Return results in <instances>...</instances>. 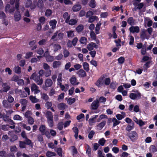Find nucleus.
Masks as SVG:
<instances>
[{
    "label": "nucleus",
    "mask_w": 157,
    "mask_h": 157,
    "mask_svg": "<svg viewBox=\"0 0 157 157\" xmlns=\"http://www.w3.org/2000/svg\"><path fill=\"white\" fill-rule=\"evenodd\" d=\"M129 94V98L132 100H137L140 99L141 97V93L137 90H133Z\"/></svg>",
    "instance_id": "f257e3e1"
},
{
    "label": "nucleus",
    "mask_w": 157,
    "mask_h": 157,
    "mask_svg": "<svg viewBox=\"0 0 157 157\" xmlns=\"http://www.w3.org/2000/svg\"><path fill=\"white\" fill-rule=\"evenodd\" d=\"M127 135L132 142L135 141L138 139V134L134 131L127 133Z\"/></svg>",
    "instance_id": "f03ea898"
},
{
    "label": "nucleus",
    "mask_w": 157,
    "mask_h": 157,
    "mask_svg": "<svg viewBox=\"0 0 157 157\" xmlns=\"http://www.w3.org/2000/svg\"><path fill=\"white\" fill-rule=\"evenodd\" d=\"M30 79H33L38 85H41L43 82L41 78L38 76L35 73H33L30 77Z\"/></svg>",
    "instance_id": "7ed1b4c3"
},
{
    "label": "nucleus",
    "mask_w": 157,
    "mask_h": 157,
    "mask_svg": "<svg viewBox=\"0 0 157 157\" xmlns=\"http://www.w3.org/2000/svg\"><path fill=\"white\" fill-rule=\"evenodd\" d=\"M86 48L89 51H91L94 48H98V45L95 43L90 42L87 45Z\"/></svg>",
    "instance_id": "20e7f679"
},
{
    "label": "nucleus",
    "mask_w": 157,
    "mask_h": 157,
    "mask_svg": "<svg viewBox=\"0 0 157 157\" xmlns=\"http://www.w3.org/2000/svg\"><path fill=\"white\" fill-rule=\"evenodd\" d=\"M129 30L131 33H138L140 32V29L138 26H132L129 28Z\"/></svg>",
    "instance_id": "39448f33"
},
{
    "label": "nucleus",
    "mask_w": 157,
    "mask_h": 157,
    "mask_svg": "<svg viewBox=\"0 0 157 157\" xmlns=\"http://www.w3.org/2000/svg\"><path fill=\"white\" fill-rule=\"evenodd\" d=\"M31 90L32 92H33L35 94H36L40 92V90L38 89V87L35 84H32Z\"/></svg>",
    "instance_id": "423d86ee"
},
{
    "label": "nucleus",
    "mask_w": 157,
    "mask_h": 157,
    "mask_svg": "<svg viewBox=\"0 0 157 157\" xmlns=\"http://www.w3.org/2000/svg\"><path fill=\"white\" fill-rule=\"evenodd\" d=\"M14 11V7H10V5L9 4H7L5 8V11L6 13L8 12L10 13H13Z\"/></svg>",
    "instance_id": "0eeeda50"
},
{
    "label": "nucleus",
    "mask_w": 157,
    "mask_h": 157,
    "mask_svg": "<svg viewBox=\"0 0 157 157\" xmlns=\"http://www.w3.org/2000/svg\"><path fill=\"white\" fill-rule=\"evenodd\" d=\"M98 117V115H95L92 116L88 121L90 125H92L96 122V119Z\"/></svg>",
    "instance_id": "6e6552de"
},
{
    "label": "nucleus",
    "mask_w": 157,
    "mask_h": 157,
    "mask_svg": "<svg viewBox=\"0 0 157 157\" xmlns=\"http://www.w3.org/2000/svg\"><path fill=\"white\" fill-rule=\"evenodd\" d=\"M99 100L96 99L94 101L91 105V108L92 109H97L98 106Z\"/></svg>",
    "instance_id": "1a4fd4ad"
},
{
    "label": "nucleus",
    "mask_w": 157,
    "mask_h": 157,
    "mask_svg": "<svg viewBox=\"0 0 157 157\" xmlns=\"http://www.w3.org/2000/svg\"><path fill=\"white\" fill-rule=\"evenodd\" d=\"M76 74L80 77H84L86 76V73L85 71L82 69H80L78 71Z\"/></svg>",
    "instance_id": "9d476101"
},
{
    "label": "nucleus",
    "mask_w": 157,
    "mask_h": 157,
    "mask_svg": "<svg viewBox=\"0 0 157 157\" xmlns=\"http://www.w3.org/2000/svg\"><path fill=\"white\" fill-rule=\"evenodd\" d=\"M16 10L17 11L15 12L14 14V17L15 21H17L21 19V15L19 12L18 11L19 10H17L16 9Z\"/></svg>",
    "instance_id": "9b49d317"
},
{
    "label": "nucleus",
    "mask_w": 157,
    "mask_h": 157,
    "mask_svg": "<svg viewBox=\"0 0 157 157\" xmlns=\"http://www.w3.org/2000/svg\"><path fill=\"white\" fill-rule=\"evenodd\" d=\"M19 0H10V3L11 5H13L15 2V7L17 10L19 8Z\"/></svg>",
    "instance_id": "f8f14e48"
},
{
    "label": "nucleus",
    "mask_w": 157,
    "mask_h": 157,
    "mask_svg": "<svg viewBox=\"0 0 157 157\" xmlns=\"http://www.w3.org/2000/svg\"><path fill=\"white\" fill-rule=\"evenodd\" d=\"M106 123L105 121H103L98 124L96 127V128L98 130H101L105 126Z\"/></svg>",
    "instance_id": "ddd939ff"
},
{
    "label": "nucleus",
    "mask_w": 157,
    "mask_h": 157,
    "mask_svg": "<svg viewBox=\"0 0 157 157\" xmlns=\"http://www.w3.org/2000/svg\"><path fill=\"white\" fill-rule=\"evenodd\" d=\"M65 22L67 23H68L70 25H73L77 23V21L74 19H71L70 20L67 19L65 20Z\"/></svg>",
    "instance_id": "4468645a"
},
{
    "label": "nucleus",
    "mask_w": 157,
    "mask_h": 157,
    "mask_svg": "<svg viewBox=\"0 0 157 157\" xmlns=\"http://www.w3.org/2000/svg\"><path fill=\"white\" fill-rule=\"evenodd\" d=\"M2 104L4 107L7 109L11 108L12 107L11 104L8 103L6 100H4L3 101Z\"/></svg>",
    "instance_id": "2eb2a0df"
},
{
    "label": "nucleus",
    "mask_w": 157,
    "mask_h": 157,
    "mask_svg": "<svg viewBox=\"0 0 157 157\" xmlns=\"http://www.w3.org/2000/svg\"><path fill=\"white\" fill-rule=\"evenodd\" d=\"M62 64L60 61H54L52 63V67L54 68H57L60 67Z\"/></svg>",
    "instance_id": "dca6fc26"
},
{
    "label": "nucleus",
    "mask_w": 157,
    "mask_h": 157,
    "mask_svg": "<svg viewBox=\"0 0 157 157\" xmlns=\"http://www.w3.org/2000/svg\"><path fill=\"white\" fill-rule=\"evenodd\" d=\"M57 23V21L55 19L51 20L49 22L50 26H51V28L53 29H55L56 28V25Z\"/></svg>",
    "instance_id": "f3484780"
},
{
    "label": "nucleus",
    "mask_w": 157,
    "mask_h": 157,
    "mask_svg": "<svg viewBox=\"0 0 157 157\" xmlns=\"http://www.w3.org/2000/svg\"><path fill=\"white\" fill-rule=\"evenodd\" d=\"M17 94H18L21 98H25L27 96V94L24 92H22L21 90H18L16 91Z\"/></svg>",
    "instance_id": "a211bd4d"
},
{
    "label": "nucleus",
    "mask_w": 157,
    "mask_h": 157,
    "mask_svg": "<svg viewBox=\"0 0 157 157\" xmlns=\"http://www.w3.org/2000/svg\"><path fill=\"white\" fill-rule=\"evenodd\" d=\"M128 23L131 25H134L136 24L135 20L132 17H130L128 18L127 21Z\"/></svg>",
    "instance_id": "6ab92c4d"
},
{
    "label": "nucleus",
    "mask_w": 157,
    "mask_h": 157,
    "mask_svg": "<svg viewBox=\"0 0 157 157\" xmlns=\"http://www.w3.org/2000/svg\"><path fill=\"white\" fill-rule=\"evenodd\" d=\"M53 82L52 80L49 78H48L45 81V84L46 87H51L52 85Z\"/></svg>",
    "instance_id": "aec40b11"
},
{
    "label": "nucleus",
    "mask_w": 157,
    "mask_h": 157,
    "mask_svg": "<svg viewBox=\"0 0 157 157\" xmlns=\"http://www.w3.org/2000/svg\"><path fill=\"white\" fill-rule=\"evenodd\" d=\"M70 81L71 84L73 85H78L79 83L76 82V79L74 76H73L70 79Z\"/></svg>",
    "instance_id": "412c9836"
},
{
    "label": "nucleus",
    "mask_w": 157,
    "mask_h": 157,
    "mask_svg": "<svg viewBox=\"0 0 157 157\" xmlns=\"http://www.w3.org/2000/svg\"><path fill=\"white\" fill-rule=\"evenodd\" d=\"M67 106L66 104L63 103L59 104L57 105L58 108L59 110H63L67 107Z\"/></svg>",
    "instance_id": "4be33fe9"
},
{
    "label": "nucleus",
    "mask_w": 157,
    "mask_h": 157,
    "mask_svg": "<svg viewBox=\"0 0 157 157\" xmlns=\"http://www.w3.org/2000/svg\"><path fill=\"white\" fill-rule=\"evenodd\" d=\"M104 77L100 78L96 82V85L98 86H100L104 82Z\"/></svg>",
    "instance_id": "5701e85b"
},
{
    "label": "nucleus",
    "mask_w": 157,
    "mask_h": 157,
    "mask_svg": "<svg viewBox=\"0 0 157 157\" xmlns=\"http://www.w3.org/2000/svg\"><path fill=\"white\" fill-rule=\"evenodd\" d=\"M134 128V123H132V124H128L126 127L125 129L128 131L130 132L131 130H133Z\"/></svg>",
    "instance_id": "b1692460"
},
{
    "label": "nucleus",
    "mask_w": 157,
    "mask_h": 157,
    "mask_svg": "<svg viewBox=\"0 0 157 157\" xmlns=\"http://www.w3.org/2000/svg\"><path fill=\"white\" fill-rule=\"evenodd\" d=\"M79 41L80 44L86 45L87 43V38L85 37L82 36Z\"/></svg>",
    "instance_id": "393cba45"
},
{
    "label": "nucleus",
    "mask_w": 157,
    "mask_h": 157,
    "mask_svg": "<svg viewBox=\"0 0 157 157\" xmlns=\"http://www.w3.org/2000/svg\"><path fill=\"white\" fill-rule=\"evenodd\" d=\"M81 6L80 5H75L72 8V10L74 12H77L81 8Z\"/></svg>",
    "instance_id": "a878e982"
},
{
    "label": "nucleus",
    "mask_w": 157,
    "mask_h": 157,
    "mask_svg": "<svg viewBox=\"0 0 157 157\" xmlns=\"http://www.w3.org/2000/svg\"><path fill=\"white\" fill-rule=\"evenodd\" d=\"M101 23L99 22L96 25L95 31V33L96 34H99V30L100 29V28L101 26Z\"/></svg>",
    "instance_id": "bb28decb"
},
{
    "label": "nucleus",
    "mask_w": 157,
    "mask_h": 157,
    "mask_svg": "<svg viewBox=\"0 0 157 157\" xmlns=\"http://www.w3.org/2000/svg\"><path fill=\"white\" fill-rule=\"evenodd\" d=\"M3 120L5 121H10V122L12 123L13 124H14V122L13 120L10 119L9 117L6 115H3L2 117Z\"/></svg>",
    "instance_id": "cd10ccee"
},
{
    "label": "nucleus",
    "mask_w": 157,
    "mask_h": 157,
    "mask_svg": "<svg viewBox=\"0 0 157 157\" xmlns=\"http://www.w3.org/2000/svg\"><path fill=\"white\" fill-rule=\"evenodd\" d=\"M140 38L143 40L145 39H148V38L146 33L145 31L144 30H142L140 33Z\"/></svg>",
    "instance_id": "c85d7f7f"
},
{
    "label": "nucleus",
    "mask_w": 157,
    "mask_h": 157,
    "mask_svg": "<svg viewBox=\"0 0 157 157\" xmlns=\"http://www.w3.org/2000/svg\"><path fill=\"white\" fill-rule=\"evenodd\" d=\"M3 88V90L4 92H7L10 89V87L8 86L6 83H3L2 84Z\"/></svg>",
    "instance_id": "c756f323"
},
{
    "label": "nucleus",
    "mask_w": 157,
    "mask_h": 157,
    "mask_svg": "<svg viewBox=\"0 0 157 157\" xmlns=\"http://www.w3.org/2000/svg\"><path fill=\"white\" fill-rule=\"evenodd\" d=\"M60 88L62 91H64L66 92L68 90L69 86L67 84H66L64 85H62Z\"/></svg>",
    "instance_id": "7c9ffc66"
},
{
    "label": "nucleus",
    "mask_w": 157,
    "mask_h": 157,
    "mask_svg": "<svg viewBox=\"0 0 157 157\" xmlns=\"http://www.w3.org/2000/svg\"><path fill=\"white\" fill-rule=\"evenodd\" d=\"M67 37L69 38H72L74 36V31L72 30L67 31Z\"/></svg>",
    "instance_id": "2f4dec72"
},
{
    "label": "nucleus",
    "mask_w": 157,
    "mask_h": 157,
    "mask_svg": "<svg viewBox=\"0 0 157 157\" xmlns=\"http://www.w3.org/2000/svg\"><path fill=\"white\" fill-rule=\"evenodd\" d=\"M53 49L55 52L59 50L60 49L61 46L58 44H54L53 45Z\"/></svg>",
    "instance_id": "473e14b6"
},
{
    "label": "nucleus",
    "mask_w": 157,
    "mask_h": 157,
    "mask_svg": "<svg viewBox=\"0 0 157 157\" xmlns=\"http://www.w3.org/2000/svg\"><path fill=\"white\" fill-rule=\"evenodd\" d=\"M98 17L96 16H93L89 17L88 22L89 23H92L95 20H98Z\"/></svg>",
    "instance_id": "72a5a7b5"
},
{
    "label": "nucleus",
    "mask_w": 157,
    "mask_h": 157,
    "mask_svg": "<svg viewBox=\"0 0 157 157\" xmlns=\"http://www.w3.org/2000/svg\"><path fill=\"white\" fill-rule=\"evenodd\" d=\"M72 129L74 132L75 133L74 135L76 139H77L78 138V129L77 127H75L73 128Z\"/></svg>",
    "instance_id": "f704fd0d"
},
{
    "label": "nucleus",
    "mask_w": 157,
    "mask_h": 157,
    "mask_svg": "<svg viewBox=\"0 0 157 157\" xmlns=\"http://www.w3.org/2000/svg\"><path fill=\"white\" fill-rule=\"evenodd\" d=\"M86 153L90 157L91 155V149L90 146L88 144L86 145Z\"/></svg>",
    "instance_id": "c9c22d12"
},
{
    "label": "nucleus",
    "mask_w": 157,
    "mask_h": 157,
    "mask_svg": "<svg viewBox=\"0 0 157 157\" xmlns=\"http://www.w3.org/2000/svg\"><path fill=\"white\" fill-rule=\"evenodd\" d=\"M46 116L47 119L48 120L53 118V116L52 112L50 111H47L46 114Z\"/></svg>",
    "instance_id": "e433bc0d"
},
{
    "label": "nucleus",
    "mask_w": 157,
    "mask_h": 157,
    "mask_svg": "<svg viewBox=\"0 0 157 157\" xmlns=\"http://www.w3.org/2000/svg\"><path fill=\"white\" fill-rule=\"evenodd\" d=\"M46 155L47 157H51L52 156H55L56 155V154L55 152H53L48 151L46 153Z\"/></svg>",
    "instance_id": "4c0bfd02"
},
{
    "label": "nucleus",
    "mask_w": 157,
    "mask_h": 157,
    "mask_svg": "<svg viewBox=\"0 0 157 157\" xmlns=\"http://www.w3.org/2000/svg\"><path fill=\"white\" fill-rule=\"evenodd\" d=\"M29 99L33 103H36L38 101V99H37L35 97L33 96H30L29 97Z\"/></svg>",
    "instance_id": "58836bf2"
},
{
    "label": "nucleus",
    "mask_w": 157,
    "mask_h": 157,
    "mask_svg": "<svg viewBox=\"0 0 157 157\" xmlns=\"http://www.w3.org/2000/svg\"><path fill=\"white\" fill-rule=\"evenodd\" d=\"M89 5L91 8H94L96 6V3L94 0H91L90 2Z\"/></svg>",
    "instance_id": "ea45409f"
},
{
    "label": "nucleus",
    "mask_w": 157,
    "mask_h": 157,
    "mask_svg": "<svg viewBox=\"0 0 157 157\" xmlns=\"http://www.w3.org/2000/svg\"><path fill=\"white\" fill-rule=\"evenodd\" d=\"M84 26L82 25H78L76 28L77 31L79 33L81 32L83 29Z\"/></svg>",
    "instance_id": "a19ab883"
},
{
    "label": "nucleus",
    "mask_w": 157,
    "mask_h": 157,
    "mask_svg": "<svg viewBox=\"0 0 157 157\" xmlns=\"http://www.w3.org/2000/svg\"><path fill=\"white\" fill-rule=\"evenodd\" d=\"M129 37V44L130 45H132L133 44L134 39V37L131 35H129L128 36Z\"/></svg>",
    "instance_id": "79ce46f5"
},
{
    "label": "nucleus",
    "mask_w": 157,
    "mask_h": 157,
    "mask_svg": "<svg viewBox=\"0 0 157 157\" xmlns=\"http://www.w3.org/2000/svg\"><path fill=\"white\" fill-rule=\"evenodd\" d=\"M49 126L51 127H52L54 125V122L53 118L47 120Z\"/></svg>",
    "instance_id": "37998d69"
},
{
    "label": "nucleus",
    "mask_w": 157,
    "mask_h": 157,
    "mask_svg": "<svg viewBox=\"0 0 157 157\" xmlns=\"http://www.w3.org/2000/svg\"><path fill=\"white\" fill-rule=\"evenodd\" d=\"M46 60L48 62H52L54 59V57L50 55L46 57Z\"/></svg>",
    "instance_id": "c03bdc74"
},
{
    "label": "nucleus",
    "mask_w": 157,
    "mask_h": 157,
    "mask_svg": "<svg viewBox=\"0 0 157 157\" xmlns=\"http://www.w3.org/2000/svg\"><path fill=\"white\" fill-rule=\"evenodd\" d=\"M46 127L45 125H40L39 128L40 131L41 132L42 134L44 133L45 131Z\"/></svg>",
    "instance_id": "a18cd8bd"
},
{
    "label": "nucleus",
    "mask_w": 157,
    "mask_h": 157,
    "mask_svg": "<svg viewBox=\"0 0 157 157\" xmlns=\"http://www.w3.org/2000/svg\"><path fill=\"white\" fill-rule=\"evenodd\" d=\"M112 121L113 123V126L115 127L119 124L120 122L118 121L116 118L113 119Z\"/></svg>",
    "instance_id": "49530a36"
},
{
    "label": "nucleus",
    "mask_w": 157,
    "mask_h": 157,
    "mask_svg": "<svg viewBox=\"0 0 157 157\" xmlns=\"http://www.w3.org/2000/svg\"><path fill=\"white\" fill-rule=\"evenodd\" d=\"M14 70L15 72L17 74H20L21 72V68L18 66L15 67Z\"/></svg>",
    "instance_id": "de8ad7c7"
},
{
    "label": "nucleus",
    "mask_w": 157,
    "mask_h": 157,
    "mask_svg": "<svg viewBox=\"0 0 157 157\" xmlns=\"http://www.w3.org/2000/svg\"><path fill=\"white\" fill-rule=\"evenodd\" d=\"M13 119L15 120L21 121L23 120V118L19 115L17 114L14 116Z\"/></svg>",
    "instance_id": "09e8293b"
},
{
    "label": "nucleus",
    "mask_w": 157,
    "mask_h": 157,
    "mask_svg": "<svg viewBox=\"0 0 157 157\" xmlns=\"http://www.w3.org/2000/svg\"><path fill=\"white\" fill-rule=\"evenodd\" d=\"M150 151L153 153H154L157 151V148L155 146L152 145L150 147Z\"/></svg>",
    "instance_id": "8fccbe9b"
},
{
    "label": "nucleus",
    "mask_w": 157,
    "mask_h": 157,
    "mask_svg": "<svg viewBox=\"0 0 157 157\" xmlns=\"http://www.w3.org/2000/svg\"><path fill=\"white\" fill-rule=\"evenodd\" d=\"M83 67L86 71H88L89 70V64L87 63L84 62L83 63Z\"/></svg>",
    "instance_id": "3c124183"
},
{
    "label": "nucleus",
    "mask_w": 157,
    "mask_h": 157,
    "mask_svg": "<svg viewBox=\"0 0 157 157\" xmlns=\"http://www.w3.org/2000/svg\"><path fill=\"white\" fill-rule=\"evenodd\" d=\"M37 6L39 8H42L44 6V3L43 1L42 0H39L37 4Z\"/></svg>",
    "instance_id": "603ef678"
},
{
    "label": "nucleus",
    "mask_w": 157,
    "mask_h": 157,
    "mask_svg": "<svg viewBox=\"0 0 157 157\" xmlns=\"http://www.w3.org/2000/svg\"><path fill=\"white\" fill-rule=\"evenodd\" d=\"M41 96L42 98L45 101H47L49 99V98L48 95L45 93H41Z\"/></svg>",
    "instance_id": "864d4df0"
},
{
    "label": "nucleus",
    "mask_w": 157,
    "mask_h": 157,
    "mask_svg": "<svg viewBox=\"0 0 157 157\" xmlns=\"http://www.w3.org/2000/svg\"><path fill=\"white\" fill-rule=\"evenodd\" d=\"M9 125H2L1 126V129L2 130L5 131H7L9 130Z\"/></svg>",
    "instance_id": "5fc2aeb1"
},
{
    "label": "nucleus",
    "mask_w": 157,
    "mask_h": 157,
    "mask_svg": "<svg viewBox=\"0 0 157 157\" xmlns=\"http://www.w3.org/2000/svg\"><path fill=\"white\" fill-rule=\"evenodd\" d=\"M105 142L106 140L103 138L99 140L98 143L100 145L103 146L104 145Z\"/></svg>",
    "instance_id": "6e6d98bb"
},
{
    "label": "nucleus",
    "mask_w": 157,
    "mask_h": 157,
    "mask_svg": "<svg viewBox=\"0 0 157 157\" xmlns=\"http://www.w3.org/2000/svg\"><path fill=\"white\" fill-rule=\"evenodd\" d=\"M32 0H26L25 2V6L27 8L30 7L32 4Z\"/></svg>",
    "instance_id": "4d7b16f0"
},
{
    "label": "nucleus",
    "mask_w": 157,
    "mask_h": 157,
    "mask_svg": "<svg viewBox=\"0 0 157 157\" xmlns=\"http://www.w3.org/2000/svg\"><path fill=\"white\" fill-rule=\"evenodd\" d=\"M63 53L64 57L65 58H66L68 57L70 54L69 52L66 49H65L64 50Z\"/></svg>",
    "instance_id": "13d9d810"
},
{
    "label": "nucleus",
    "mask_w": 157,
    "mask_h": 157,
    "mask_svg": "<svg viewBox=\"0 0 157 157\" xmlns=\"http://www.w3.org/2000/svg\"><path fill=\"white\" fill-rule=\"evenodd\" d=\"M28 121L29 124L32 125L34 123V120L33 117H31L28 118Z\"/></svg>",
    "instance_id": "bf43d9fd"
},
{
    "label": "nucleus",
    "mask_w": 157,
    "mask_h": 157,
    "mask_svg": "<svg viewBox=\"0 0 157 157\" xmlns=\"http://www.w3.org/2000/svg\"><path fill=\"white\" fill-rule=\"evenodd\" d=\"M33 54V53L32 52H27L26 54L25 58L26 59H29L32 56Z\"/></svg>",
    "instance_id": "052dcab7"
},
{
    "label": "nucleus",
    "mask_w": 157,
    "mask_h": 157,
    "mask_svg": "<svg viewBox=\"0 0 157 157\" xmlns=\"http://www.w3.org/2000/svg\"><path fill=\"white\" fill-rule=\"evenodd\" d=\"M26 143L25 142L20 141L19 147L21 148H25L26 147Z\"/></svg>",
    "instance_id": "680f3d73"
},
{
    "label": "nucleus",
    "mask_w": 157,
    "mask_h": 157,
    "mask_svg": "<svg viewBox=\"0 0 157 157\" xmlns=\"http://www.w3.org/2000/svg\"><path fill=\"white\" fill-rule=\"evenodd\" d=\"M146 122L143 121L141 119L138 120V121L137 123L140 127L145 125Z\"/></svg>",
    "instance_id": "e2e57ef3"
},
{
    "label": "nucleus",
    "mask_w": 157,
    "mask_h": 157,
    "mask_svg": "<svg viewBox=\"0 0 157 157\" xmlns=\"http://www.w3.org/2000/svg\"><path fill=\"white\" fill-rule=\"evenodd\" d=\"M52 13V11L50 9L47 10L45 12V16L47 17L50 16Z\"/></svg>",
    "instance_id": "0e129e2a"
},
{
    "label": "nucleus",
    "mask_w": 157,
    "mask_h": 157,
    "mask_svg": "<svg viewBox=\"0 0 157 157\" xmlns=\"http://www.w3.org/2000/svg\"><path fill=\"white\" fill-rule=\"evenodd\" d=\"M43 68L46 70H50V67L48 65V64L46 63H43Z\"/></svg>",
    "instance_id": "69168bd1"
},
{
    "label": "nucleus",
    "mask_w": 157,
    "mask_h": 157,
    "mask_svg": "<svg viewBox=\"0 0 157 157\" xmlns=\"http://www.w3.org/2000/svg\"><path fill=\"white\" fill-rule=\"evenodd\" d=\"M105 84V85H109L110 82V79L109 78H107L104 79Z\"/></svg>",
    "instance_id": "338daca9"
},
{
    "label": "nucleus",
    "mask_w": 157,
    "mask_h": 157,
    "mask_svg": "<svg viewBox=\"0 0 157 157\" xmlns=\"http://www.w3.org/2000/svg\"><path fill=\"white\" fill-rule=\"evenodd\" d=\"M90 35L91 38L95 40L96 38V36L94 32L91 31L90 33Z\"/></svg>",
    "instance_id": "774afa93"
}]
</instances>
